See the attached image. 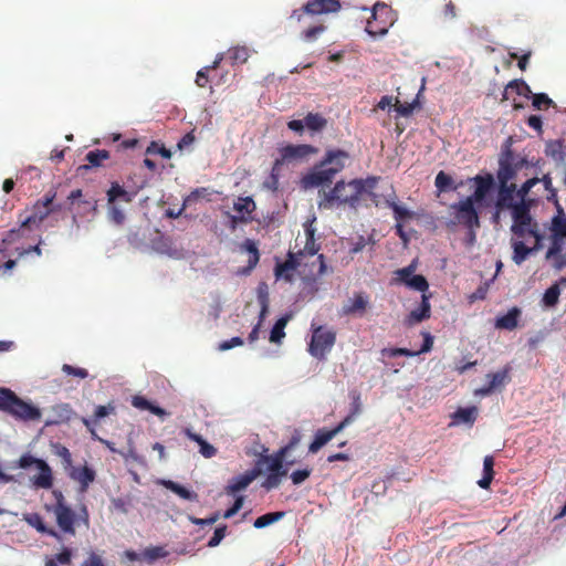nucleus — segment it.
Segmentation results:
<instances>
[{"mask_svg":"<svg viewBox=\"0 0 566 566\" xmlns=\"http://www.w3.org/2000/svg\"><path fill=\"white\" fill-rule=\"evenodd\" d=\"M339 0H310L302 8L293 10L289 20L298 24L307 25L301 33L305 42H314L326 30L323 23L312 24L316 15L335 13L340 10Z\"/></svg>","mask_w":566,"mask_h":566,"instance_id":"nucleus-1","label":"nucleus"},{"mask_svg":"<svg viewBox=\"0 0 566 566\" xmlns=\"http://www.w3.org/2000/svg\"><path fill=\"white\" fill-rule=\"evenodd\" d=\"M363 192L364 184L361 179H354L348 184L343 180L337 181L333 189L323 192V197L318 201V208L331 210L343 205L356 208Z\"/></svg>","mask_w":566,"mask_h":566,"instance_id":"nucleus-2","label":"nucleus"},{"mask_svg":"<svg viewBox=\"0 0 566 566\" xmlns=\"http://www.w3.org/2000/svg\"><path fill=\"white\" fill-rule=\"evenodd\" d=\"M0 411L21 422L39 421L42 416L39 407L23 400L7 387H0Z\"/></svg>","mask_w":566,"mask_h":566,"instance_id":"nucleus-3","label":"nucleus"},{"mask_svg":"<svg viewBox=\"0 0 566 566\" xmlns=\"http://www.w3.org/2000/svg\"><path fill=\"white\" fill-rule=\"evenodd\" d=\"M56 197L55 191H48L42 199H39L32 207L31 213L27 217L22 218V214H20V228L19 229H12L8 232L7 238L3 239L4 242H12L17 238L21 235V231L23 229H33L39 228L41 223L45 220V218L61 209V206H53V201Z\"/></svg>","mask_w":566,"mask_h":566,"instance_id":"nucleus-4","label":"nucleus"},{"mask_svg":"<svg viewBox=\"0 0 566 566\" xmlns=\"http://www.w3.org/2000/svg\"><path fill=\"white\" fill-rule=\"evenodd\" d=\"M306 242L303 249L297 252H289L287 258L284 262L277 263L275 266V275L277 277L284 276L287 281L291 280L289 272L296 270L302 264V260L305 256H314L319 245L315 242V229L312 224H305Z\"/></svg>","mask_w":566,"mask_h":566,"instance_id":"nucleus-5","label":"nucleus"},{"mask_svg":"<svg viewBox=\"0 0 566 566\" xmlns=\"http://www.w3.org/2000/svg\"><path fill=\"white\" fill-rule=\"evenodd\" d=\"M55 515L56 524L63 534L75 535V526L83 523L86 527L90 525V516L87 509L82 507L81 513L76 514L67 504H59L52 506Z\"/></svg>","mask_w":566,"mask_h":566,"instance_id":"nucleus-6","label":"nucleus"},{"mask_svg":"<svg viewBox=\"0 0 566 566\" xmlns=\"http://www.w3.org/2000/svg\"><path fill=\"white\" fill-rule=\"evenodd\" d=\"M474 201L465 197L459 202L450 206V224L463 226L470 230L480 227V219L478 210L474 207Z\"/></svg>","mask_w":566,"mask_h":566,"instance_id":"nucleus-7","label":"nucleus"},{"mask_svg":"<svg viewBox=\"0 0 566 566\" xmlns=\"http://www.w3.org/2000/svg\"><path fill=\"white\" fill-rule=\"evenodd\" d=\"M311 328L312 337L308 344V353L313 357L323 360L335 345L336 332L322 325L315 326L314 323H312Z\"/></svg>","mask_w":566,"mask_h":566,"instance_id":"nucleus-8","label":"nucleus"},{"mask_svg":"<svg viewBox=\"0 0 566 566\" xmlns=\"http://www.w3.org/2000/svg\"><path fill=\"white\" fill-rule=\"evenodd\" d=\"M394 11L389 6L377 2L371 10V17L367 21L366 32L370 36H382L387 34L389 28L394 24Z\"/></svg>","mask_w":566,"mask_h":566,"instance_id":"nucleus-9","label":"nucleus"},{"mask_svg":"<svg viewBox=\"0 0 566 566\" xmlns=\"http://www.w3.org/2000/svg\"><path fill=\"white\" fill-rule=\"evenodd\" d=\"M34 465L39 474L31 478L32 485L35 489L49 490L53 486V472L51 467L42 459L33 457L31 453H24L18 461V467L28 469Z\"/></svg>","mask_w":566,"mask_h":566,"instance_id":"nucleus-10","label":"nucleus"},{"mask_svg":"<svg viewBox=\"0 0 566 566\" xmlns=\"http://www.w3.org/2000/svg\"><path fill=\"white\" fill-rule=\"evenodd\" d=\"M526 159L515 156L511 149L503 151L499 159V170L496 174L499 184H511L518 170L526 165Z\"/></svg>","mask_w":566,"mask_h":566,"instance_id":"nucleus-11","label":"nucleus"},{"mask_svg":"<svg viewBox=\"0 0 566 566\" xmlns=\"http://www.w3.org/2000/svg\"><path fill=\"white\" fill-rule=\"evenodd\" d=\"M513 224L511 231L518 238L526 235L527 229L532 228L535 221H533L530 208L525 202L516 203L512 208Z\"/></svg>","mask_w":566,"mask_h":566,"instance_id":"nucleus-12","label":"nucleus"},{"mask_svg":"<svg viewBox=\"0 0 566 566\" xmlns=\"http://www.w3.org/2000/svg\"><path fill=\"white\" fill-rule=\"evenodd\" d=\"M280 157L285 164L302 163L307 160L311 156L316 155L318 149L312 145H286L280 148Z\"/></svg>","mask_w":566,"mask_h":566,"instance_id":"nucleus-13","label":"nucleus"},{"mask_svg":"<svg viewBox=\"0 0 566 566\" xmlns=\"http://www.w3.org/2000/svg\"><path fill=\"white\" fill-rule=\"evenodd\" d=\"M338 172L339 167L335 169H327L326 167H321L319 164L312 171L303 176L302 186L303 188L308 189L331 184Z\"/></svg>","mask_w":566,"mask_h":566,"instance_id":"nucleus-14","label":"nucleus"},{"mask_svg":"<svg viewBox=\"0 0 566 566\" xmlns=\"http://www.w3.org/2000/svg\"><path fill=\"white\" fill-rule=\"evenodd\" d=\"M510 373L511 367L505 366L503 369L488 374L486 378L489 379V384L475 391V394L481 396H488L492 394L494 390L504 387L505 384L510 381Z\"/></svg>","mask_w":566,"mask_h":566,"instance_id":"nucleus-15","label":"nucleus"},{"mask_svg":"<svg viewBox=\"0 0 566 566\" xmlns=\"http://www.w3.org/2000/svg\"><path fill=\"white\" fill-rule=\"evenodd\" d=\"M516 193V185L511 184H499L497 198L495 201L496 213L495 218H499L500 211L504 209H512L514 203V195Z\"/></svg>","mask_w":566,"mask_h":566,"instance_id":"nucleus-16","label":"nucleus"},{"mask_svg":"<svg viewBox=\"0 0 566 566\" xmlns=\"http://www.w3.org/2000/svg\"><path fill=\"white\" fill-rule=\"evenodd\" d=\"M566 244V239L558 237H551V245L546 251L545 259L547 261H553V266L555 270L560 271L566 266V259L562 254L564 245Z\"/></svg>","mask_w":566,"mask_h":566,"instance_id":"nucleus-17","label":"nucleus"},{"mask_svg":"<svg viewBox=\"0 0 566 566\" xmlns=\"http://www.w3.org/2000/svg\"><path fill=\"white\" fill-rule=\"evenodd\" d=\"M469 181H473L476 187L474 192L468 197L478 203L485 199L486 195L494 186V178L491 174H486L484 176L476 175L475 177L470 178Z\"/></svg>","mask_w":566,"mask_h":566,"instance_id":"nucleus-18","label":"nucleus"},{"mask_svg":"<svg viewBox=\"0 0 566 566\" xmlns=\"http://www.w3.org/2000/svg\"><path fill=\"white\" fill-rule=\"evenodd\" d=\"M260 474V470L252 469L244 474L232 478L226 486V493L228 495H234L235 493L245 490Z\"/></svg>","mask_w":566,"mask_h":566,"instance_id":"nucleus-19","label":"nucleus"},{"mask_svg":"<svg viewBox=\"0 0 566 566\" xmlns=\"http://www.w3.org/2000/svg\"><path fill=\"white\" fill-rule=\"evenodd\" d=\"M69 476L76 481L77 483H80V486H81V491L82 492H85L87 489H88V485L94 482L95 478H96V473L95 471L87 467V465H84V467H81V468H77V467H72L69 471Z\"/></svg>","mask_w":566,"mask_h":566,"instance_id":"nucleus-20","label":"nucleus"},{"mask_svg":"<svg viewBox=\"0 0 566 566\" xmlns=\"http://www.w3.org/2000/svg\"><path fill=\"white\" fill-rule=\"evenodd\" d=\"M25 521L31 527L35 528L41 534H46L54 537L56 541H62V535L52 527H48L43 517L39 513H25L23 515Z\"/></svg>","mask_w":566,"mask_h":566,"instance_id":"nucleus-21","label":"nucleus"},{"mask_svg":"<svg viewBox=\"0 0 566 566\" xmlns=\"http://www.w3.org/2000/svg\"><path fill=\"white\" fill-rule=\"evenodd\" d=\"M521 315V308L514 306L510 308L506 314L496 317L494 327L497 329L513 331L518 326Z\"/></svg>","mask_w":566,"mask_h":566,"instance_id":"nucleus-22","label":"nucleus"},{"mask_svg":"<svg viewBox=\"0 0 566 566\" xmlns=\"http://www.w3.org/2000/svg\"><path fill=\"white\" fill-rule=\"evenodd\" d=\"M349 155L347 151L342 149L328 150L321 161V167H326L327 169H335L339 167V171H342L345 167V160L348 159Z\"/></svg>","mask_w":566,"mask_h":566,"instance_id":"nucleus-23","label":"nucleus"},{"mask_svg":"<svg viewBox=\"0 0 566 566\" xmlns=\"http://www.w3.org/2000/svg\"><path fill=\"white\" fill-rule=\"evenodd\" d=\"M430 312H431V307H430V303H429V297L426 294H422L421 304L419 305L418 308H416L409 313V315L406 318V323L408 325H413V324L420 323L423 319H427L430 317Z\"/></svg>","mask_w":566,"mask_h":566,"instance_id":"nucleus-24","label":"nucleus"},{"mask_svg":"<svg viewBox=\"0 0 566 566\" xmlns=\"http://www.w3.org/2000/svg\"><path fill=\"white\" fill-rule=\"evenodd\" d=\"M132 406L139 410H148L160 418H164L168 415L165 409L155 406L151 401H149L148 399L140 395L133 396Z\"/></svg>","mask_w":566,"mask_h":566,"instance_id":"nucleus-25","label":"nucleus"},{"mask_svg":"<svg viewBox=\"0 0 566 566\" xmlns=\"http://www.w3.org/2000/svg\"><path fill=\"white\" fill-rule=\"evenodd\" d=\"M107 201L108 205L116 203L118 199L123 200L124 202H132L134 195L129 193L124 189L123 186H120L118 182L114 181L111 184L109 189L107 190Z\"/></svg>","mask_w":566,"mask_h":566,"instance_id":"nucleus-26","label":"nucleus"},{"mask_svg":"<svg viewBox=\"0 0 566 566\" xmlns=\"http://www.w3.org/2000/svg\"><path fill=\"white\" fill-rule=\"evenodd\" d=\"M185 434L192 441L197 442L200 447L199 452L206 459H210L217 454V449L207 442L200 434L192 432L190 429H185Z\"/></svg>","mask_w":566,"mask_h":566,"instance_id":"nucleus-27","label":"nucleus"},{"mask_svg":"<svg viewBox=\"0 0 566 566\" xmlns=\"http://www.w3.org/2000/svg\"><path fill=\"white\" fill-rule=\"evenodd\" d=\"M557 214L552 219V237H558L566 239V216L564 214L563 208L557 203Z\"/></svg>","mask_w":566,"mask_h":566,"instance_id":"nucleus-28","label":"nucleus"},{"mask_svg":"<svg viewBox=\"0 0 566 566\" xmlns=\"http://www.w3.org/2000/svg\"><path fill=\"white\" fill-rule=\"evenodd\" d=\"M510 91H514L517 95L524 96V97H530L533 94L531 91V87L522 78L513 80L506 85V87L503 92L502 101L509 99Z\"/></svg>","mask_w":566,"mask_h":566,"instance_id":"nucleus-29","label":"nucleus"},{"mask_svg":"<svg viewBox=\"0 0 566 566\" xmlns=\"http://www.w3.org/2000/svg\"><path fill=\"white\" fill-rule=\"evenodd\" d=\"M478 417V408L475 406L459 408L453 415V421L455 423H467L472 426Z\"/></svg>","mask_w":566,"mask_h":566,"instance_id":"nucleus-30","label":"nucleus"},{"mask_svg":"<svg viewBox=\"0 0 566 566\" xmlns=\"http://www.w3.org/2000/svg\"><path fill=\"white\" fill-rule=\"evenodd\" d=\"M367 300L363 293H357L354 297L343 306V313L345 315H350L355 313H363L367 307Z\"/></svg>","mask_w":566,"mask_h":566,"instance_id":"nucleus-31","label":"nucleus"},{"mask_svg":"<svg viewBox=\"0 0 566 566\" xmlns=\"http://www.w3.org/2000/svg\"><path fill=\"white\" fill-rule=\"evenodd\" d=\"M256 297H258V303L260 304V307H261L260 313H259L258 323H260L262 325V323L269 312V303H270L268 286L265 283L259 284V286L256 289Z\"/></svg>","mask_w":566,"mask_h":566,"instance_id":"nucleus-32","label":"nucleus"},{"mask_svg":"<svg viewBox=\"0 0 566 566\" xmlns=\"http://www.w3.org/2000/svg\"><path fill=\"white\" fill-rule=\"evenodd\" d=\"M109 151L105 149H95L91 150L85 155V159L88 163L87 165H83L81 169H90L93 167H101L103 161L109 158Z\"/></svg>","mask_w":566,"mask_h":566,"instance_id":"nucleus-33","label":"nucleus"},{"mask_svg":"<svg viewBox=\"0 0 566 566\" xmlns=\"http://www.w3.org/2000/svg\"><path fill=\"white\" fill-rule=\"evenodd\" d=\"M286 454L284 451H277L273 455L266 457L265 460L268 461V471L271 473H282V475L287 474V470L284 468V459Z\"/></svg>","mask_w":566,"mask_h":566,"instance_id":"nucleus-34","label":"nucleus"},{"mask_svg":"<svg viewBox=\"0 0 566 566\" xmlns=\"http://www.w3.org/2000/svg\"><path fill=\"white\" fill-rule=\"evenodd\" d=\"M291 317L292 316L290 314H286L275 322L270 333L271 343L280 344L281 340L285 337L284 328L286 327Z\"/></svg>","mask_w":566,"mask_h":566,"instance_id":"nucleus-35","label":"nucleus"},{"mask_svg":"<svg viewBox=\"0 0 566 566\" xmlns=\"http://www.w3.org/2000/svg\"><path fill=\"white\" fill-rule=\"evenodd\" d=\"M333 432L327 429H318L314 436V440L308 447L311 453L318 452L325 444L333 439Z\"/></svg>","mask_w":566,"mask_h":566,"instance_id":"nucleus-36","label":"nucleus"},{"mask_svg":"<svg viewBox=\"0 0 566 566\" xmlns=\"http://www.w3.org/2000/svg\"><path fill=\"white\" fill-rule=\"evenodd\" d=\"M82 422L83 424L87 428V430L90 431L92 438L94 440H97L99 441L101 443H103L111 452L113 453H119L120 455H123L125 459H127L128 457H132L133 455V450L130 449L129 452L126 454V453H123L122 451H118L115 447H114V443L108 441V440H105V439H102L97 436L95 429L92 427V421L91 419H87V418H82Z\"/></svg>","mask_w":566,"mask_h":566,"instance_id":"nucleus-37","label":"nucleus"},{"mask_svg":"<svg viewBox=\"0 0 566 566\" xmlns=\"http://www.w3.org/2000/svg\"><path fill=\"white\" fill-rule=\"evenodd\" d=\"M511 247L513 250L512 261L516 265H521L528 258L527 245L522 240L511 239Z\"/></svg>","mask_w":566,"mask_h":566,"instance_id":"nucleus-38","label":"nucleus"},{"mask_svg":"<svg viewBox=\"0 0 566 566\" xmlns=\"http://www.w3.org/2000/svg\"><path fill=\"white\" fill-rule=\"evenodd\" d=\"M51 451L62 460V465L66 471L73 467L72 454L65 446L60 442H53L51 443Z\"/></svg>","mask_w":566,"mask_h":566,"instance_id":"nucleus-39","label":"nucleus"},{"mask_svg":"<svg viewBox=\"0 0 566 566\" xmlns=\"http://www.w3.org/2000/svg\"><path fill=\"white\" fill-rule=\"evenodd\" d=\"M72 549L69 547H63V549L55 554L52 557H46L44 566H59L61 565H71L72 564Z\"/></svg>","mask_w":566,"mask_h":566,"instance_id":"nucleus-40","label":"nucleus"},{"mask_svg":"<svg viewBox=\"0 0 566 566\" xmlns=\"http://www.w3.org/2000/svg\"><path fill=\"white\" fill-rule=\"evenodd\" d=\"M386 205L394 212L397 222L403 223L408 219H412L415 213L403 206L398 205L395 200H386Z\"/></svg>","mask_w":566,"mask_h":566,"instance_id":"nucleus-41","label":"nucleus"},{"mask_svg":"<svg viewBox=\"0 0 566 566\" xmlns=\"http://www.w3.org/2000/svg\"><path fill=\"white\" fill-rule=\"evenodd\" d=\"M434 185L439 191L446 192L449 190H457L460 186H462V182L454 185L452 177L441 170L436 176Z\"/></svg>","mask_w":566,"mask_h":566,"instance_id":"nucleus-42","label":"nucleus"},{"mask_svg":"<svg viewBox=\"0 0 566 566\" xmlns=\"http://www.w3.org/2000/svg\"><path fill=\"white\" fill-rule=\"evenodd\" d=\"M163 484L168 489L170 490L171 492H174L175 494H177L178 496H180L181 499L184 500H189V501H197L198 500V494L192 492V491H189L188 489H186L185 486L174 482V481H164Z\"/></svg>","mask_w":566,"mask_h":566,"instance_id":"nucleus-43","label":"nucleus"},{"mask_svg":"<svg viewBox=\"0 0 566 566\" xmlns=\"http://www.w3.org/2000/svg\"><path fill=\"white\" fill-rule=\"evenodd\" d=\"M233 209L241 214V217L250 216L255 210V202L251 197H239L233 203Z\"/></svg>","mask_w":566,"mask_h":566,"instance_id":"nucleus-44","label":"nucleus"},{"mask_svg":"<svg viewBox=\"0 0 566 566\" xmlns=\"http://www.w3.org/2000/svg\"><path fill=\"white\" fill-rule=\"evenodd\" d=\"M54 411L56 412L57 418L54 420L46 421L45 422L46 426L59 424L61 422H67L71 420V417L73 413V409L71 408V406L69 403L57 405L56 407H54Z\"/></svg>","mask_w":566,"mask_h":566,"instance_id":"nucleus-45","label":"nucleus"},{"mask_svg":"<svg viewBox=\"0 0 566 566\" xmlns=\"http://www.w3.org/2000/svg\"><path fill=\"white\" fill-rule=\"evenodd\" d=\"M326 124L327 120L318 113H308L304 118V125L313 132L322 130Z\"/></svg>","mask_w":566,"mask_h":566,"instance_id":"nucleus-46","label":"nucleus"},{"mask_svg":"<svg viewBox=\"0 0 566 566\" xmlns=\"http://www.w3.org/2000/svg\"><path fill=\"white\" fill-rule=\"evenodd\" d=\"M284 515H285L284 512H271V513L263 514V515L259 516L258 518H255L253 526L255 528L266 527V526L282 520Z\"/></svg>","mask_w":566,"mask_h":566,"instance_id":"nucleus-47","label":"nucleus"},{"mask_svg":"<svg viewBox=\"0 0 566 566\" xmlns=\"http://www.w3.org/2000/svg\"><path fill=\"white\" fill-rule=\"evenodd\" d=\"M228 53L232 63H245L250 56V50L247 46H234Z\"/></svg>","mask_w":566,"mask_h":566,"instance_id":"nucleus-48","label":"nucleus"},{"mask_svg":"<svg viewBox=\"0 0 566 566\" xmlns=\"http://www.w3.org/2000/svg\"><path fill=\"white\" fill-rule=\"evenodd\" d=\"M168 552L161 546H151L143 552V557L148 563H154L156 559L164 558Z\"/></svg>","mask_w":566,"mask_h":566,"instance_id":"nucleus-49","label":"nucleus"},{"mask_svg":"<svg viewBox=\"0 0 566 566\" xmlns=\"http://www.w3.org/2000/svg\"><path fill=\"white\" fill-rule=\"evenodd\" d=\"M242 247L249 252L250 254V258H249V266L250 268H254L259 260H260V253H259V249L255 244L254 241L250 240V239H247Z\"/></svg>","mask_w":566,"mask_h":566,"instance_id":"nucleus-50","label":"nucleus"},{"mask_svg":"<svg viewBox=\"0 0 566 566\" xmlns=\"http://www.w3.org/2000/svg\"><path fill=\"white\" fill-rule=\"evenodd\" d=\"M406 285L416 291L422 292L423 294L429 289V283L427 279L421 274H415L413 276H411V279L406 283Z\"/></svg>","mask_w":566,"mask_h":566,"instance_id":"nucleus-51","label":"nucleus"},{"mask_svg":"<svg viewBox=\"0 0 566 566\" xmlns=\"http://www.w3.org/2000/svg\"><path fill=\"white\" fill-rule=\"evenodd\" d=\"M417 269V260H413L409 265L398 269L395 274L397 276V280L401 283H407L411 276H413L415 271Z\"/></svg>","mask_w":566,"mask_h":566,"instance_id":"nucleus-52","label":"nucleus"},{"mask_svg":"<svg viewBox=\"0 0 566 566\" xmlns=\"http://www.w3.org/2000/svg\"><path fill=\"white\" fill-rule=\"evenodd\" d=\"M560 291L557 284L548 287L543 296V302L546 306L553 307L557 304Z\"/></svg>","mask_w":566,"mask_h":566,"instance_id":"nucleus-53","label":"nucleus"},{"mask_svg":"<svg viewBox=\"0 0 566 566\" xmlns=\"http://www.w3.org/2000/svg\"><path fill=\"white\" fill-rule=\"evenodd\" d=\"M381 357H397V356H406V357H413L417 356V353H413V350H410L408 348H400V347H394V348H382L380 350Z\"/></svg>","mask_w":566,"mask_h":566,"instance_id":"nucleus-54","label":"nucleus"},{"mask_svg":"<svg viewBox=\"0 0 566 566\" xmlns=\"http://www.w3.org/2000/svg\"><path fill=\"white\" fill-rule=\"evenodd\" d=\"M116 407L114 402H108L106 406H97L94 411V419L91 420L92 424L98 422L102 418L115 413Z\"/></svg>","mask_w":566,"mask_h":566,"instance_id":"nucleus-55","label":"nucleus"},{"mask_svg":"<svg viewBox=\"0 0 566 566\" xmlns=\"http://www.w3.org/2000/svg\"><path fill=\"white\" fill-rule=\"evenodd\" d=\"M539 182V178L533 177L527 179L520 189L516 188V195L521 199V202L525 201V197L528 195L531 189Z\"/></svg>","mask_w":566,"mask_h":566,"instance_id":"nucleus-56","label":"nucleus"},{"mask_svg":"<svg viewBox=\"0 0 566 566\" xmlns=\"http://www.w3.org/2000/svg\"><path fill=\"white\" fill-rule=\"evenodd\" d=\"M147 155L159 154L163 158L169 159L171 158V151L167 149L164 145H159L157 142H151L146 149Z\"/></svg>","mask_w":566,"mask_h":566,"instance_id":"nucleus-57","label":"nucleus"},{"mask_svg":"<svg viewBox=\"0 0 566 566\" xmlns=\"http://www.w3.org/2000/svg\"><path fill=\"white\" fill-rule=\"evenodd\" d=\"M532 96L533 106L536 109H546L553 104V101L544 93L532 94Z\"/></svg>","mask_w":566,"mask_h":566,"instance_id":"nucleus-58","label":"nucleus"},{"mask_svg":"<svg viewBox=\"0 0 566 566\" xmlns=\"http://www.w3.org/2000/svg\"><path fill=\"white\" fill-rule=\"evenodd\" d=\"M283 476L284 475H282V473L277 474L269 472V474L266 475L265 480L262 483V486L268 491L276 489L280 485Z\"/></svg>","mask_w":566,"mask_h":566,"instance_id":"nucleus-59","label":"nucleus"},{"mask_svg":"<svg viewBox=\"0 0 566 566\" xmlns=\"http://www.w3.org/2000/svg\"><path fill=\"white\" fill-rule=\"evenodd\" d=\"M441 19L444 21H451L457 18V7L452 1H448L440 12Z\"/></svg>","mask_w":566,"mask_h":566,"instance_id":"nucleus-60","label":"nucleus"},{"mask_svg":"<svg viewBox=\"0 0 566 566\" xmlns=\"http://www.w3.org/2000/svg\"><path fill=\"white\" fill-rule=\"evenodd\" d=\"M227 534V525L219 526L214 530L212 537L208 542L209 547L218 546Z\"/></svg>","mask_w":566,"mask_h":566,"instance_id":"nucleus-61","label":"nucleus"},{"mask_svg":"<svg viewBox=\"0 0 566 566\" xmlns=\"http://www.w3.org/2000/svg\"><path fill=\"white\" fill-rule=\"evenodd\" d=\"M108 214L109 219L117 226L123 224L125 221V213L115 203L109 205Z\"/></svg>","mask_w":566,"mask_h":566,"instance_id":"nucleus-62","label":"nucleus"},{"mask_svg":"<svg viewBox=\"0 0 566 566\" xmlns=\"http://www.w3.org/2000/svg\"><path fill=\"white\" fill-rule=\"evenodd\" d=\"M62 370L67 374V375H72V376H75V377H78V378H86L88 376V373L86 369L84 368H80V367H74L72 365H69V364H64L62 366Z\"/></svg>","mask_w":566,"mask_h":566,"instance_id":"nucleus-63","label":"nucleus"},{"mask_svg":"<svg viewBox=\"0 0 566 566\" xmlns=\"http://www.w3.org/2000/svg\"><path fill=\"white\" fill-rule=\"evenodd\" d=\"M311 472H312L311 469H302V470H296V471L292 472L291 480H292L293 484L298 485V484L303 483L306 479L310 478Z\"/></svg>","mask_w":566,"mask_h":566,"instance_id":"nucleus-64","label":"nucleus"}]
</instances>
